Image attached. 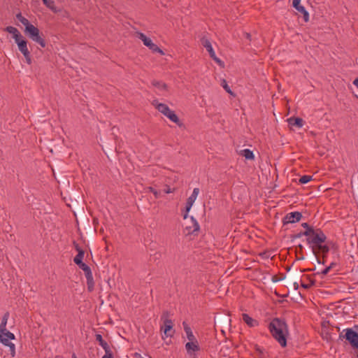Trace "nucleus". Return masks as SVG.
I'll list each match as a JSON object with an SVG mask.
<instances>
[{
	"instance_id": "obj_1",
	"label": "nucleus",
	"mask_w": 358,
	"mask_h": 358,
	"mask_svg": "<svg viewBox=\"0 0 358 358\" xmlns=\"http://www.w3.org/2000/svg\"><path fill=\"white\" fill-rule=\"evenodd\" d=\"M268 329L281 347L287 345V336L288 335V327L284 319L275 317L269 323Z\"/></svg>"
},
{
	"instance_id": "obj_2",
	"label": "nucleus",
	"mask_w": 358,
	"mask_h": 358,
	"mask_svg": "<svg viewBox=\"0 0 358 358\" xmlns=\"http://www.w3.org/2000/svg\"><path fill=\"white\" fill-rule=\"evenodd\" d=\"M301 226L306 229L305 231H309V237L306 239L308 244L318 243L324 241V234L320 229H315L306 222L302 223Z\"/></svg>"
},
{
	"instance_id": "obj_3",
	"label": "nucleus",
	"mask_w": 358,
	"mask_h": 358,
	"mask_svg": "<svg viewBox=\"0 0 358 358\" xmlns=\"http://www.w3.org/2000/svg\"><path fill=\"white\" fill-rule=\"evenodd\" d=\"M24 32L29 38L38 43L41 48L45 47L46 43L44 38L40 35V31L33 24L28 26L25 27Z\"/></svg>"
},
{
	"instance_id": "obj_4",
	"label": "nucleus",
	"mask_w": 358,
	"mask_h": 358,
	"mask_svg": "<svg viewBox=\"0 0 358 358\" xmlns=\"http://www.w3.org/2000/svg\"><path fill=\"white\" fill-rule=\"evenodd\" d=\"M161 320L163 321L164 325L161 327V331H163L166 337H172L175 333L173 329V322L169 319V313L164 311L162 316Z\"/></svg>"
},
{
	"instance_id": "obj_5",
	"label": "nucleus",
	"mask_w": 358,
	"mask_h": 358,
	"mask_svg": "<svg viewBox=\"0 0 358 358\" xmlns=\"http://www.w3.org/2000/svg\"><path fill=\"white\" fill-rule=\"evenodd\" d=\"M15 336L10 331L0 333V342L9 348L10 355L12 357L15 356V345L11 343L10 340H14Z\"/></svg>"
},
{
	"instance_id": "obj_6",
	"label": "nucleus",
	"mask_w": 358,
	"mask_h": 358,
	"mask_svg": "<svg viewBox=\"0 0 358 358\" xmlns=\"http://www.w3.org/2000/svg\"><path fill=\"white\" fill-rule=\"evenodd\" d=\"M326 240H327V236L324 234V238L323 241L320 242L318 243L308 244L310 245V247L311 248L312 252L315 255V256L316 257V259H317V262L318 264H321L322 263L321 260L317 256L318 252H321L324 255V256L329 251V247L328 245H324L323 244L326 241ZM322 264H324V262H322Z\"/></svg>"
},
{
	"instance_id": "obj_7",
	"label": "nucleus",
	"mask_w": 358,
	"mask_h": 358,
	"mask_svg": "<svg viewBox=\"0 0 358 358\" xmlns=\"http://www.w3.org/2000/svg\"><path fill=\"white\" fill-rule=\"evenodd\" d=\"M137 37L141 40L146 47H148L152 52L159 53L161 55H164V51L159 48L157 45L152 43V40L147 37L143 33L137 32Z\"/></svg>"
},
{
	"instance_id": "obj_8",
	"label": "nucleus",
	"mask_w": 358,
	"mask_h": 358,
	"mask_svg": "<svg viewBox=\"0 0 358 358\" xmlns=\"http://www.w3.org/2000/svg\"><path fill=\"white\" fill-rule=\"evenodd\" d=\"M201 41L203 46L206 48V50L208 52L210 57L220 66H224V62L216 56L210 41L206 38H202Z\"/></svg>"
},
{
	"instance_id": "obj_9",
	"label": "nucleus",
	"mask_w": 358,
	"mask_h": 358,
	"mask_svg": "<svg viewBox=\"0 0 358 358\" xmlns=\"http://www.w3.org/2000/svg\"><path fill=\"white\" fill-rule=\"evenodd\" d=\"M199 193V188L196 187L193 189L192 194L187 199L186 205H185V213L183 215L184 219H187L188 217V213L189 212L191 208L192 207L196 197Z\"/></svg>"
},
{
	"instance_id": "obj_10",
	"label": "nucleus",
	"mask_w": 358,
	"mask_h": 358,
	"mask_svg": "<svg viewBox=\"0 0 358 358\" xmlns=\"http://www.w3.org/2000/svg\"><path fill=\"white\" fill-rule=\"evenodd\" d=\"M302 217V214L300 212L295 211L287 213L282 219L284 225L287 224H292L300 221Z\"/></svg>"
},
{
	"instance_id": "obj_11",
	"label": "nucleus",
	"mask_w": 358,
	"mask_h": 358,
	"mask_svg": "<svg viewBox=\"0 0 358 358\" xmlns=\"http://www.w3.org/2000/svg\"><path fill=\"white\" fill-rule=\"evenodd\" d=\"M185 349L189 355L192 356L195 352L200 350L198 341L195 339L194 341H189L185 344Z\"/></svg>"
},
{
	"instance_id": "obj_12",
	"label": "nucleus",
	"mask_w": 358,
	"mask_h": 358,
	"mask_svg": "<svg viewBox=\"0 0 358 358\" xmlns=\"http://www.w3.org/2000/svg\"><path fill=\"white\" fill-rule=\"evenodd\" d=\"M191 224L189 226H186L185 230L187 232V234H197L199 231L200 227L198 222L194 217H191Z\"/></svg>"
},
{
	"instance_id": "obj_13",
	"label": "nucleus",
	"mask_w": 358,
	"mask_h": 358,
	"mask_svg": "<svg viewBox=\"0 0 358 358\" xmlns=\"http://www.w3.org/2000/svg\"><path fill=\"white\" fill-rule=\"evenodd\" d=\"M15 43L17 44L19 50L22 53L23 55H28L29 53V50L27 48V41L22 38H20L17 41H15Z\"/></svg>"
},
{
	"instance_id": "obj_14",
	"label": "nucleus",
	"mask_w": 358,
	"mask_h": 358,
	"mask_svg": "<svg viewBox=\"0 0 358 358\" xmlns=\"http://www.w3.org/2000/svg\"><path fill=\"white\" fill-rule=\"evenodd\" d=\"M152 104L156 108V109L159 112L162 113L164 115H165L166 113L169 111V110H170L169 107L166 104L159 103V101L157 99L153 100Z\"/></svg>"
},
{
	"instance_id": "obj_15",
	"label": "nucleus",
	"mask_w": 358,
	"mask_h": 358,
	"mask_svg": "<svg viewBox=\"0 0 358 358\" xmlns=\"http://www.w3.org/2000/svg\"><path fill=\"white\" fill-rule=\"evenodd\" d=\"M167 118H169L171 122L176 123L178 127H181L183 126V124L181 122L178 115L175 113V112L172 110H169V111L164 115Z\"/></svg>"
},
{
	"instance_id": "obj_16",
	"label": "nucleus",
	"mask_w": 358,
	"mask_h": 358,
	"mask_svg": "<svg viewBox=\"0 0 358 358\" xmlns=\"http://www.w3.org/2000/svg\"><path fill=\"white\" fill-rule=\"evenodd\" d=\"M242 320L250 327H256V326H257L259 324V322H258L257 320H254L249 315H248L246 313H243L242 315Z\"/></svg>"
},
{
	"instance_id": "obj_17",
	"label": "nucleus",
	"mask_w": 358,
	"mask_h": 358,
	"mask_svg": "<svg viewBox=\"0 0 358 358\" xmlns=\"http://www.w3.org/2000/svg\"><path fill=\"white\" fill-rule=\"evenodd\" d=\"M287 122L292 127L301 128L303 126V120L301 117H289Z\"/></svg>"
},
{
	"instance_id": "obj_18",
	"label": "nucleus",
	"mask_w": 358,
	"mask_h": 358,
	"mask_svg": "<svg viewBox=\"0 0 358 358\" xmlns=\"http://www.w3.org/2000/svg\"><path fill=\"white\" fill-rule=\"evenodd\" d=\"M5 31L9 34H13L15 41L20 39V38H22V36L21 35L20 31L17 30V28H15L14 27H12V26L6 27L5 29Z\"/></svg>"
},
{
	"instance_id": "obj_19",
	"label": "nucleus",
	"mask_w": 358,
	"mask_h": 358,
	"mask_svg": "<svg viewBox=\"0 0 358 358\" xmlns=\"http://www.w3.org/2000/svg\"><path fill=\"white\" fill-rule=\"evenodd\" d=\"M9 315H10V314L8 312H6L4 313V315L2 317V320H1V322L0 324V333L9 331L6 329V324H7L8 320L9 318Z\"/></svg>"
},
{
	"instance_id": "obj_20",
	"label": "nucleus",
	"mask_w": 358,
	"mask_h": 358,
	"mask_svg": "<svg viewBox=\"0 0 358 358\" xmlns=\"http://www.w3.org/2000/svg\"><path fill=\"white\" fill-rule=\"evenodd\" d=\"M293 7L303 14V19L305 22H308L309 20V14L308 12L305 9V8L299 4L297 6H293Z\"/></svg>"
},
{
	"instance_id": "obj_21",
	"label": "nucleus",
	"mask_w": 358,
	"mask_h": 358,
	"mask_svg": "<svg viewBox=\"0 0 358 358\" xmlns=\"http://www.w3.org/2000/svg\"><path fill=\"white\" fill-rule=\"evenodd\" d=\"M182 324L184 326V330L186 333L187 339L189 341H194L196 338L191 328L185 322H183Z\"/></svg>"
},
{
	"instance_id": "obj_22",
	"label": "nucleus",
	"mask_w": 358,
	"mask_h": 358,
	"mask_svg": "<svg viewBox=\"0 0 358 358\" xmlns=\"http://www.w3.org/2000/svg\"><path fill=\"white\" fill-rule=\"evenodd\" d=\"M95 337L96 341L99 342V344L103 348L104 350L110 348L108 343L103 339L101 334H96Z\"/></svg>"
},
{
	"instance_id": "obj_23",
	"label": "nucleus",
	"mask_w": 358,
	"mask_h": 358,
	"mask_svg": "<svg viewBox=\"0 0 358 358\" xmlns=\"http://www.w3.org/2000/svg\"><path fill=\"white\" fill-rule=\"evenodd\" d=\"M240 155L243 157H244L246 159H254L255 155L253 154V152L250 150V149H244L241 150Z\"/></svg>"
},
{
	"instance_id": "obj_24",
	"label": "nucleus",
	"mask_w": 358,
	"mask_h": 358,
	"mask_svg": "<svg viewBox=\"0 0 358 358\" xmlns=\"http://www.w3.org/2000/svg\"><path fill=\"white\" fill-rule=\"evenodd\" d=\"M86 280H87V290L90 292H92L94 289V281L93 278L92 274L88 276H86Z\"/></svg>"
},
{
	"instance_id": "obj_25",
	"label": "nucleus",
	"mask_w": 358,
	"mask_h": 358,
	"mask_svg": "<svg viewBox=\"0 0 358 358\" xmlns=\"http://www.w3.org/2000/svg\"><path fill=\"white\" fill-rule=\"evenodd\" d=\"M152 85L160 90H167L166 84L162 81L154 80L152 81Z\"/></svg>"
},
{
	"instance_id": "obj_26",
	"label": "nucleus",
	"mask_w": 358,
	"mask_h": 358,
	"mask_svg": "<svg viewBox=\"0 0 358 358\" xmlns=\"http://www.w3.org/2000/svg\"><path fill=\"white\" fill-rule=\"evenodd\" d=\"M43 3L54 12H57L54 1L52 0H43Z\"/></svg>"
},
{
	"instance_id": "obj_27",
	"label": "nucleus",
	"mask_w": 358,
	"mask_h": 358,
	"mask_svg": "<svg viewBox=\"0 0 358 358\" xmlns=\"http://www.w3.org/2000/svg\"><path fill=\"white\" fill-rule=\"evenodd\" d=\"M84 255H85V251L79 250V252H78L77 255L73 259L74 263L75 264L77 262L80 263V262L83 261V259Z\"/></svg>"
},
{
	"instance_id": "obj_28",
	"label": "nucleus",
	"mask_w": 358,
	"mask_h": 358,
	"mask_svg": "<svg viewBox=\"0 0 358 358\" xmlns=\"http://www.w3.org/2000/svg\"><path fill=\"white\" fill-rule=\"evenodd\" d=\"M312 180L311 176L304 175L301 176L299 179V182L301 184H306Z\"/></svg>"
},
{
	"instance_id": "obj_29",
	"label": "nucleus",
	"mask_w": 358,
	"mask_h": 358,
	"mask_svg": "<svg viewBox=\"0 0 358 358\" xmlns=\"http://www.w3.org/2000/svg\"><path fill=\"white\" fill-rule=\"evenodd\" d=\"M334 265H335V264L332 262L329 266L326 267L324 269H323L320 272H317L316 274L326 275L329 272V271L333 267V266H334Z\"/></svg>"
},
{
	"instance_id": "obj_30",
	"label": "nucleus",
	"mask_w": 358,
	"mask_h": 358,
	"mask_svg": "<svg viewBox=\"0 0 358 358\" xmlns=\"http://www.w3.org/2000/svg\"><path fill=\"white\" fill-rule=\"evenodd\" d=\"M105 355L102 357V358H114L113 354L110 348L108 350H105Z\"/></svg>"
},
{
	"instance_id": "obj_31",
	"label": "nucleus",
	"mask_w": 358,
	"mask_h": 358,
	"mask_svg": "<svg viewBox=\"0 0 358 358\" xmlns=\"http://www.w3.org/2000/svg\"><path fill=\"white\" fill-rule=\"evenodd\" d=\"M148 190L150 192H152L155 195V197L156 199L159 198L160 193L158 191H157L155 188H153L152 187H148Z\"/></svg>"
},
{
	"instance_id": "obj_32",
	"label": "nucleus",
	"mask_w": 358,
	"mask_h": 358,
	"mask_svg": "<svg viewBox=\"0 0 358 358\" xmlns=\"http://www.w3.org/2000/svg\"><path fill=\"white\" fill-rule=\"evenodd\" d=\"M83 271L85 273V277L92 274V270L88 265H86L85 266H84V268H83Z\"/></svg>"
},
{
	"instance_id": "obj_33",
	"label": "nucleus",
	"mask_w": 358,
	"mask_h": 358,
	"mask_svg": "<svg viewBox=\"0 0 358 358\" xmlns=\"http://www.w3.org/2000/svg\"><path fill=\"white\" fill-rule=\"evenodd\" d=\"M83 271L85 273V277L92 274V270L88 265H86L85 266H84V268H83Z\"/></svg>"
},
{
	"instance_id": "obj_34",
	"label": "nucleus",
	"mask_w": 358,
	"mask_h": 358,
	"mask_svg": "<svg viewBox=\"0 0 358 358\" xmlns=\"http://www.w3.org/2000/svg\"><path fill=\"white\" fill-rule=\"evenodd\" d=\"M303 236H307V238L309 237V231H301L298 233L297 234L294 235L295 238H299L302 237Z\"/></svg>"
},
{
	"instance_id": "obj_35",
	"label": "nucleus",
	"mask_w": 358,
	"mask_h": 358,
	"mask_svg": "<svg viewBox=\"0 0 358 358\" xmlns=\"http://www.w3.org/2000/svg\"><path fill=\"white\" fill-rule=\"evenodd\" d=\"M222 87H224V90H225L228 93H230V94H231V93H232V92H231V90H230V87L228 86V85H227V82H226V80H222Z\"/></svg>"
},
{
	"instance_id": "obj_36",
	"label": "nucleus",
	"mask_w": 358,
	"mask_h": 358,
	"mask_svg": "<svg viewBox=\"0 0 358 358\" xmlns=\"http://www.w3.org/2000/svg\"><path fill=\"white\" fill-rule=\"evenodd\" d=\"M20 22L25 27H28V26H30L31 25V24L29 22V21L26 18V17H23L21 20H20Z\"/></svg>"
},
{
	"instance_id": "obj_37",
	"label": "nucleus",
	"mask_w": 358,
	"mask_h": 358,
	"mask_svg": "<svg viewBox=\"0 0 358 358\" xmlns=\"http://www.w3.org/2000/svg\"><path fill=\"white\" fill-rule=\"evenodd\" d=\"M313 285V282H312V283L301 282V287L306 289L310 288Z\"/></svg>"
},
{
	"instance_id": "obj_38",
	"label": "nucleus",
	"mask_w": 358,
	"mask_h": 358,
	"mask_svg": "<svg viewBox=\"0 0 358 358\" xmlns=\"http://www.w3.org/2000/svg\"><path fill=\"white\" fill-rule=\"evenodd\" d=\"M25 59H26V62L28 64H31V55H30V52L28 53V55L27 56L26 55H24Z\"/></svg>"
},
{
	"instance_id": "obj_39",
	"label": "nucleus",
	"mask_w": 358,
	"mask_h": 358,
	"mask_svg": "<svg viewBox=\"0 0 358 358\" xmlns=\"http://www.w3.org/2000/svg\"><path fill=\"white\" fill-rule=\"evenodd\" d=\"M73 246L77 252H79V250H84L76 241H73Z\"/></svg>"
},
{
	"instance_id": "obj_40",
	"label": "nucleus",
	"mask_w": 358,
	"mask_h": 358,
	"mask_svg": "<svg viewBox=\"0 0 358 358\" xmlns=\"http://www.w3.org/2000/svg\"><path fill=\"white\" fill-rule=\"evenodd\" d=\"M76 264L78 265V267L80 268H81L82 270H83V268H84V266H85L87 265L85 263L83 262V261H81L80 263L77 262V263H76Z\"/></svg>"
},
{
	"instance_id": "obj_41",
	"label": "nucleus",
	"mask_w": 358,
	"mask_h": 358,
	"mask_svg": "<svg viewBox=\"0 0 358 358\" xmlns=\"http://www.w3.org/2000/svg\"><path fill=\"white\" fill-rule=\"evenodd\" d=\"M24 17V16L22 15L21 13H19L16 15V18L17 20L20 22V20Z\"/></svg>"
},
{
	"instance_id": "obj_42",
	"label": "nucleus",
	"mask_w": 358,
	"mask_h": 358,
	"mask_svg": "<svg viewBox=\"0 0 358 358\" xmlns=\"http://www.w3.org/2000/svg\"><path fill=\"white\" fill-rule=\"evenodd\" d=\"M306 278L309 280V283H312V282H313V285L315 284V280L312 279V278H310V276L306 275Z\"/></svg>"
},
{
	"instance_id": "obj_43",
	"label": "nucleus",
	"mask_w": 358,
	"mask_h": 358,
	"mask_svg": "<svg viewBox=\"0 0 358 358\" xmlns=\"http://www.w3.org/2000/svg\"><path fill=\"white\" fill-rule=\"evenodd\" d=\"M301 0H293L292 4L293 6H297L300 3Z\"/></svg>"
},
{
	"instance_id": "obj_44",
	"label": "nucleus",
	"mask_w": 358,
	"mask_h": 358,
	"mask_svg": "<svg viewBox=\"0 0 358 358\" xmlns=\"http://www.w3.org/2000/svg\"><path fill=\"white\" fill-rule=\"evenodd\" d=\"M353 84L358 88V78L354 80Z\"/></svg>"
},
{
	"instance_id": "obj_45",
	"label": "nucleus",
	"mask_w": 358,
	"mask_h": 358,
	"mask_svg": "<svg viewBox=\"0 0 358 358\" xmlns=\"http://www.w3.org/2000/svg\"><path fill=\"white\" fill-rule=\"evenodd\" d=\"M256 350L259 353V354H262L263 352H262V350L259 347V346H256Z\"/></svg>"
},
{
	"instance_id": "obj_46",
	"label": "nucleus",
	"mask_w": 358,
	"mask_h": 358,
	"mask_svg": "<svg viewBox=\"0 0 358 358\" xmlns=\"http://www.w3.org/2000/svg\"><path fill=\"white\" fill-rule=\"evenodd\" d=\"M165 193L169 194L172 192V190L171 188L168 187L166 189L164 190Z\"/></svg>"
},
{
	"instance_id": "obj_47",
	"label": "nucleus",
	"mask_w": 358,
	"mask_h": 358,
	"mask_svg": "<svg viewBox=\"0 0 358 358\" xmlns=\"http://www.w3.org/2000/svg\"><path fill=\"white\" fill-rule=\"evenodd\" d=\"M294 289H298V288H299V285H298V283H297V282H294Z\"/></svg>"
},
{
	"instance_id": "obj_48",
	"label": "nucleus",
	"mask_w": 358,
	"mask_h": 358,
	"mask_svg": "<svg viewBox=\"0 0 358 358\" xmlns=\"http://www.w3.org/2000/svg\"><path fill=\"white\" fill-rule=\"evenodd\" d=\"M245 36L247 38L250 39V34H248V33H245Z\"/></svg>"
},
{
	"instance_id": "obj_49",
	"label": "nucleus",
	"mask_w": 358,
	"mask_h": 358,
	"mask_svg": "<svg viewBox=\"0 0 358 358\" xmlns=\"http://www.w3.org/2000/svg\"><path fill=\"white\" fill-rule=\"evenodd\" d=\"M72 358H77V357H76V354H75V353H73V354L72 355Z\"/></svg>"
},
{
	"instance_id": "obj_50",
	"label": "nucleus",
	"mask_w": 358,
	"mask_h": 358,
	"mask_svg": "<svg viewBox=\"0 0 358 358\" xmlns=\"http://www.w3.org/2000/svg\"><path fill=\"white\" fill-rule=\"evenodd\" d=\"M299 247L302 249L303 248V246L301 245H299Z\"/></svg>"
},
{
	"instance_id": "obj_51",
	"label": "nucleus",
	"mask_w": 358,
	"mask_h": 358,
	"mask_svg": "<svg viewBox=\"0 0 358 358\" xmlns=\"http://www.w3.org/2000/svg\"><path fill=\"white\" fill-rule=\"evenodd\" d=\"M313 268H308V271H313Z\"/></svg>"
},
{
	"instance_id": "obj_52",
	"label": "nucleus",
	"mask_w": 358,
	"mask_h": 358,
	"mask_svg": "<svg viewBox=\"0 0 358 358\" xmlns=\"http://www.w3.org/2000/svg\"><path fill=\"white\" fill-rule=\"evenodd\" d=\"M141 358H142V357H141Z\"/></svg>"
}]
</instances>
